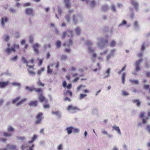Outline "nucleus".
Instances as JSON below:
<instances>
[{"instance_id": "f257e3e1", "label": "nucleus", "mask_w": 150, "mask_h": 150, "mask_svg": "<svg viewBox=\"0 0 150 150\" xmlns=\"http://www.w3.org/2000/svg\"><path fill=\"white\" fill-rule=\"evenodd\" d=\"M139 117L142 120V122H146L150 117V112H149L146 116L144 112H142L140 113Z\"/></svg>"}, {"instance_id": "f03ea898", "label": "nucleus", "mask_w": 150, "mask_h": 150, "mask_svg": "<svg viewBox=\"0 0 150 150\" xmlns=\"http://www.w3.org/2000/svg\"><path fill=\"white\" fill-rule=\"evenodd\" d=\"M19 45L18 44H14L13 45V47L11 48H7L5 49V52L9 54L11 53V51L15 52L16 49H19Z\"/></svg>"}, {"instance_id": "7ed1b4c3", "label": "nucleus", "mask_w": 150, "mask_h": 150, "mask_svg": "<svg viewBox=\"0 0 150 150\" xmlns=\"http://www.w3.org/2000/svg\"><path fill=\"white\" fill-rule=\"evenodd\" d=\"M67 110L68 111H71L73 113H76L77 111H79L80 109L76 106H73L72 105L68 106L67 108Z\"/></svg>"}, {"instance_id": "20e7f679", "label": "nucleus", "mask_w": 150, "mask_h": 150, "mask_svg": "<svg viewBox=\"0 0 150 150\" xmlns=\"http://www.w3.org/2000/svg\"><path fill=\"white\" fill-rule=\"evenodd\" d=\"M67 35L68 37H71L70 39L72 38L73 37V34L72 30H67V32H65L63 33L62 36V38L63 39Z\"/></svg>"}, {"instance_id": "39448f33", "label": "nucleus", "mask_w": 150, "mask_h": 150, "mask_svg": "<svg viewBox=\"0 0 150 150\" xmlns=\"http://www.w3.org/2000/svg\"><path fill=\"white\" fill-rule=\"evenodd\" d=\"M143 61V60L140 59L138 61H137L135 63L136 66V71H138L140 70L141 69L140 67V65H141V63Z\"/></svg>"}, {"instance_id": "423d86ee", "label": "nucleus", "mask_w": 150, "mask_h": 150, "mask_svg": "<svg viewBox=\"0 0 150 150\" xmlns=\"http://www.w3.org/2000/svg\"><path fill=\"white\" fill-rule=\"evenodd\" d=\"M131 5L134 7L137 11H138L139 3L134 0H130Z\"/></svg>"}, {"instance_id": "0eeeda50", "label": "nucleus", "mask_w": 150, "mask_h": 150, "mask_svg": "<svg viewBox=\"0 0 150 150\" xmlns=\"http://www.w3.org/2000/svg\"><path fill=\"white\" fill-rule=\"evenodd\" d=\"M38 98L40 101L41 102L45 101V103H47L48 100L45 98V97L43 95L42 93H41L38 95Z\"/></svg>"}, {"instance_id": "6e6552de", "label": "nucleus", "mask_w": 150, "mask_h": 150, "mask_svg": "<svg viewBox=\"0 0 150 150\" xmlns=\"http://www.w3.org/2000/svg\"><path fill=\"white\" fill-rule=\"evenodd\" d=\"M43 114L42 112H39L37 115L36 118L37 119L36 122H40L42 121L43 117H42Z\"/></svg>"}, {"instance_id": "1a4fd4ad", "label": "nucleus", "mask_w": 150, "mask_h": 150, "mask_svg": "<svg viewBox=\"0 0 150 150\" xmlns=\"http://www.w3.org/2000/svg\"><path fill=\"white\" fill-rule=\"evenodd\" d=\"M40 47V46L39 44L38 43H36L33 45V47L34 48V50L37 54H38L39 53L38 49Z\"/></svg>"}, {"instance_id": "9d476101", "label": "nucleus", "mask_w": 150, "mask_h": 150, "mask_svg": "<svg viewBox=\"0 0 150 150\" xmlns=\"http://www.w3.org/2000/svg\"><path fill=\"white\" fill-rule=\"evenodd\" d=\"M38 101L37 100H31L29 103V105L31 107H36L37 106Z\"/></svg>"}, {"instance_id": "9b49d317", "label": "nucleus", "mask_w": 150, "mask_h": 150, "mask_svg": "<svg viewBox=\"0 0 150 150\" xmlns=\"http://www.w3.org/2000/svg\"><path fill=\"white\" fill-rule=\"evenodd\" d=\"M6 146L8 148V149L10 150H15L16 149H17V146L16 145L8 144L6 145Z\"/></svg>"}, {"instance_id": "f8f14e48", "label": "nucleus", "mask_w": 150, "mask_h": 150, "mask_svg": "<svg viewBox=\"0 0 150 150\" xmlns=\"http://www.w3.org/2000/svg\"><path fill=\"white\" fill-rule=\"evenodd\" d=\"M25 13L27 15H32L33 14V9L31 8H27L25 9Z\"/></svg>"}, {"instance_id": "ddd939ff", "label": "nucleus", "mask_w": 150, "mask_h": 150, "mask_svg": "<svg viewBox=\"0 0 150 150\" xmlns=\"http://www.w3.org/2000/svg\"><path fill=\"white\" fill-rule=\"evenodd\" d=\"M73 127L71 126L67 127L65 130L67 131L68 134L69 135L73 132Z\"/></svg>"}, {"instance_id": "4468645a", "label": "nucleus", "mask_w": 150, "mask_h": 150, "mask_svg": "<svg viewBox=\"0 0 150 150\" xmlns=\"http://www.w3.org/2000/svg\"><path fill=\"white\" fill-rule=\"evenodd\" d=\"M22 60L23 61V62L24 63H26V66L28 67L29 68L33 69V68L34 67V65H31L29 66L28 65V64L29 63V62L28 61H27L25 59V58L24 57H22Z\"/></svg>"}, {"instance_id": "2eb2a0df", "label": "nucleus", "mask_w": 150, "mask_h": 150, "mask_svg": "<svg viewBox=\"0 0 150 150\" xmlns=\"http://www.w3.org/2000/svg\"><path fill=\"white\" fill-rule=\"evenodd\" d=\"M9 83V82L8 81L6 82H0V88H4L5 87L8 85Z\"/></svg>"}, {"instance_id": "dca6fc26", "label": "nucleus", "mask_w": 150, "mask_h": 150, "mask_svg": "<svg viewBox=\"0 0 150 150\" xmlns=\"http://www.w3.org/2000/svg\"><path fill=\"white\" fill-rule=\"evenodd\" d=\"M8 18L6 16H4L1 18V24L3 26H4L5 22H6L8 21Z\"/></svg>"}, {"instance_id": "f3484780", "label": "nucleus", "mask_w": 150, "mask_h": 150, "mask_svg": "<svg viewBox=\"0 0 150 150\" xmlns=\"http://www.w3.org/2000/svg\"><path fill=\"white\" fill-rule=\"evenodd\" d=\"M73 43L72 40L70 39L69 40L67 41V42H65L64 44V46H69L70 45H72Z\"/></svg>"}, {"instance_id": "a211bd4d", "label": "nucleus", "mask_w": 150, "mask_h": 150, "mask_svg": "<svg viewBox=\"0 0 150 150\" xmlns=\"http://www.w3.org/2000/svg\"><path fill=\"white\" fill-rule=\"evenodd\" d=\"M64 2L67 8H69L70 7L71 4L70 3V0H64Z\"/></svg>"}, {"instance_id": "6ab92c4d", "label": "nucleus", "mask_w": 150, "mask_h": 150, "mask_svg": "<svg viewBox=\"0 0 150 150\" xmlns=\"http://www.w3.org/2000/svg\"><path fill=\"white\" fill-rule=\"evenodd\" d=\"M112 128L114 129L115 130H116L118 132V134H121V133L119 127L115 125H113L112 127Z\"/></svg>"}, {"instance_id": "aec40b11", "label": "nucleus", "mask_w": 150, "mask_h": 150, "mask_svg": "<svg viewBox=\"0 0 150 150\" xmlns=\"http://www.w3.org/2000/svg\"><path fill=\"white\" fill-rule=\"evenodd\" d=\"M132 102L136 104V105L138 107H139L141 105L140 101L138 99H134L132 100Z\"/></svg>"}, {"instance_id": "412c9836", "label": "nucleus", "mask_w": 150, "mask_h": 150, "mask_svg": "<svg viewBox=\"0 0 150 150\" xmlns=\"http://www.w3.org/2000/svg\"><path fill=\"white\" fill-rule=\"evenodd\" d=\"M3 135L6 137L10 138L11 137L12 135L11 134L4 132L3 133Z\"/></svg>"}, {"instance_id": "4be33fe9", "label": "nucleus", "mask_w": 150, "mask_h": 150, "mask_svg": "<svg viewBox=\"0 0 150 150\" xmlns=\"http://www.w3.org/2000/svg\"><path fill=\"white\" fill-rule=\"evenodd\" d=\"M37 136L36 135L34 134L31 138V140L29 141L28 143L29 144H31L33 143L34 141L37 138Z\"/></svg>"}, {"instance_id": "5701e85b", "label": "nucleus", "mask_w": 150, "mask_h": 150, "mask_svg": "<svg viewBox=\"0 0 150 150\" xmlns=\"http://www.w3.org/2000/svg\"><path fill=\"white\" fill-rule=\"evenodd\" d=\"M16 140H19L21 142L23 141L25 139V137H21L20 136H17L16 137Z\"/></svg>"}, {"instance_id": "b1692460", "label": "nucleus", "mask_w": 150, "mask_h": 150, "mask_svg": "<svg viewBox=\"0 0 150 150\" xmlns=\"http://www.w3.org/2000/svg\"><path fill=\"white\" fill-rule=\"evenodd\" d=\"M34 91H35L37 93H42V89L41 88H35Z\"/></svg>"}, {"instance_id": "393cba45", "label": "nucleus", "mask_w": 150, "mask_h": 150, "mask_svg": "<svg viewBox=\"0 0 150 150\" xmlns=\"http://www.w3.org/2000/svg\"><path fill=\"white\" fill-rule=\"evenodd\" d=\"M73 131L74 134H78L80 132V129L78 128L73 127Z\"/></svg>"}, {"instance_id": "a878e982", "label": "nucleus", "mask_w": 150, "mask_h": 150, "mask_svg": "<svg viewBox=\"0 0 150 150\" xmlns=\"http://www.w3.org/2000/svg\"><path fill=\"white\" fill-rule=\"evenodd\" d=\"M52 113L53 114L57 116L59 118L60 117L61 114L60 112L58 111L55 112L53 111L52 112Z\"/></svg>"}, {"instance_id": "bb28decb", "label": "nucleus", "mask_w": 150, "mask_h": 150, "mask_svg": "<svg viewBox=\"0 0 150 150\" xmlns=\"http://www.w3.org/2000/svg\"><path fill=\"white\" fill-rule=\"evenodd\" d=\"M125 76H126V74H125V73H123L122 74V83L123 84H125Z\"/></svg>"}, {"instance_id": "cd10ccee", "label": "nucleus", "mask_w": 150, "mask_h": 150, "mask_svg": "<svg viewBox=\"0 0 150 150\" xmlns=\"http://www.w3.org/2000/svg\"><path fill=\"white\" fill-rule=\"evenodd\" d=\"M86 87V86L85 85H83L82 84L79 85L78 87L76 88V91H79L80 89L81 88H85Z\"/></svg>"}, {"instance_id": "c85d7f7f", "label": "nucleus", "mask_w": 150, "mask_h": 150, "mask_svg": "<svg viewBox=\"0 0 150 150\" xmlns=\"http://www.w3.org/2000/svg\"><path fill=\"white\" fill-rule=\"evenodd\" d=\"M87 96V95L86 94L81 93L79 95V99L80 100H81L86 97Z\"/></svg>"}, {"instance_id": "c756f323", "label": "nucleus", "mask_w": 150, "mask_h": 150, "mask_svg": "<svg viewBox=\"0 0 150 150\" xmlns=\"http://www.w3.org/2000/svg\"><path fill=\"white\" fill-rule=\"evenodd\" d=\"M75 30L76 34L78 35H79L81 32V30L80 28L78 27H76L75 28Z\"/></svg>"}, {"instance_id": "7c9ffc66", "label": "nucleus", "mask_w": 150, "mask_h": 150, "mask_svg": "<svg viewBox=\"0 0 150 150\" xmlns=\"http://www.w3.org/2000/svg\"><path fill=\"white\" fill-rule=\"evenodd\" d=\"M56 47L58 48H59L61 46V42L59 40H57L56 43Z\"/></svg>"}, {"instance_id": "2f4dec72", "label": "nucleus", "mask_w": 150, "mask_h": 150, "mask_svg": "<svg viewBox=\"0 0 150 150\" xmlns=\"http://www.w3.org/2000/svg\"><path fill=\"white\" fill-rule=\"evenodd\" d=\"M110 71V68H108L106 71V73L108 74V75L105 76L104 77V78H107L109 77L110 76L109 75V73Z\"/></svg>"}, {"instance_id": "473e14b6", "label": "nucleus", "mask_w": 150, "mask_h": 150, "mask_svg": "<svg viewBox=\"0 0 150 150\" xmlns=\"http://www.w3.org/2000/svg\"><path fill=\"white\" fill-rule=\"evenodd\" d=\"M25 88L26 89L31 92L33 91H34L35 88H34L33 87H29L28 86H26L25 87Z\"/></svg>"}, {"instance_id": "72a5a7b5", "label": "nucleus", "mask_w": 150, "mask_h": 150, "mask_svg": "<svg viewBox=\"0 0 150 150\" xmlns=\"http://www.w3.org/2000/svg\"><path fill=\"white\" fill-rule=\"evenodd\" d=\"M8 131V132H11L13 131L14 130V128L13 127H11L10 126H9L7 128Z\"/></svg>"}, {"instance_id": "f704fd0d", "label": "nucleus", "mask_w": 150, "mask_h": 150, "mask_svg": "<svg viewBox=\"0 0 150 150\" xmlns=\"http://www.w3.org/2000/svg\"><path fill=\"white\" fill-rule=\"evenodd\" d=\"M28 73L30 75H35V73L33 71H31L29 69H28Z\"/></svg>"}, {"instance_id": "c9c22d12", "label": "nucleus", "mask_w": 150, "mask_h": 150, "mask_svg": "<svg viewBox=\"0 0 150 150\" xmlns=\"http://www.w3.org/2000/svg\"><path fill=\"white\" fill-rule=\"evenodd\" d=\"M47 73L48 74H51L52 73V70L50 68V66L48 65L47 66Z\"/></svg>"}, {"instance_id": "e433bc0d", "label": "nucleus", "mask_w": 150, "mask_h": 150, "mask_svg": "<svg viewBox=\"0 0 150 150\" xmlns=\"http://www.w3.org/2000/svg\"><path fill=\"white\" fill-rule=\"evenodd\" d=\"M37 84H38L39 86L44 87L45 86L44 84L41 82L40 81V80H39L37 82Z\"/></svg>"}, {"instance_id": "4c0bfd02", "label": "nucleus", "mask_w": 150, "mask_h": 150, "mask_svg": "<svg viewBox=\"0 0 150 150\" xmlns=\"http://www.w3.org/2000/svg\"><path fill=\"white\" fill-rule=\"evenodd\" d=\"M73 20L74 23V24H76L77 22V20L76 18L75 15H74L73 16Z\"/></svg>"}, {"instance_id": "58836bf2", "label": "nucleus", "mask_w": 150, "mask_h": 150, "mask_svg": "<svg viewBox=\"0 0 150 150\" xmlns=\"http://www.w3.org/2000/svg\"><path fill=\"white\" fill-rule=\"evenodd\" d=\"M116 43L115 41L112 40L110 42V45L111 47H114Z\"/></svg>"}, {"instance_id": "ea45409f", "label": "nucleus", "mask_w": 150, "mask_h": 150, "mask_svg": "<svg viewBox=\"0 0 150 150\" xmlns=\"http://www.w3.org/2000/svg\"><path fill=\"white\" fill-rule=\"evenodd\" d=\"M110 8L111 10L114 12H115L116 11V9L115 8V5H111L110 7Z\"/></svg>"}, {"instance_id": "a19ab883", "label": "nucleus", "mask_w": 150, "mask_h": 150, "mask_svg": "<svg viewBox=\"0 0 150 150\" xmlns=\"http://www.w3.org/2000/svg\"><path fill=\"white\" fill-rule=\"evenodd\" d=\"M66 93L67 94H69L70 97H72V93L69 90H67L66 91Z\"/></svg>"}, {"instance_id": "79ce46f5", "label": "nucleus", "mask_w": 150, "mask_h": 150, "mask_svg": "<svg viewBox=\"0 0 150 150\" xmlns=\"http://www.w3.org/2000/svg\"><path fill=\"white\" fill-rule=\"evenodd\" d=\"M96 4V2L95 0H92L91 1L90 6L92 7H93Z\"/></svg>"}, {"instance_id": "37998d69", "label": "nucleus", "mask_w": 150, "mask_h": 150, "mask_svg": "<svg viewBox=\"0 0 150 150\" xmlns=\"http://www.w3.org/2000/svg\"><path fill=\"white\" fill-rule=\"evenodd\" d=\"M20 98V97L18 96L16 97L12 100V103H14L18 101Z\"/></svg>"}, {"instance_id": "c03bdc74", "label": "nucleus", "mask_w": 150, "mask_h": 150, "mask_svg": "<svg viewBox=\"0 0 150 150\" xmlns=\"http://www.w3.org/2000/svg\"><path fill=\"white\" fill-rule=\"evenodd\" d=\"M108 9V6L106 5L103 6L102 7V10L103 11H105Z\"/></svg>"}, {"instance_id": "a18cd8bd", "label": "nucleus", "mask_w": 150, "mask_h": 150, "mask_svg": "<svg viewBox=\"0 0 150 150\" xmlns=\"http://www.w3.org/2000/svg\"><path fill=\"white\" fill-rule=\"evenodd\" d=\"M26 99H24L20 101L19 103H18L17 104V106L20 105L21 104L23 103L24 102H25Z\"/></svg>"}, {"instance_id": "49530a36", "label": "nucleus", "mask_w": 150, "mask_h": 150, "mask_svg": "<svg viewBox=\"0 0 150 150\" xmlns=\"http://www.w3.org/2000/svg\"><path fill=\"white\" fill-rule=\"evenodd\" d=\"M44 71V69L43 68H42L40 70H38V75H40L41 74L42 71Z\"/></svg>"}, {"instance_id": "de8ad7c7", "label": "nucleus", "mask_w": 150, "mask_h": 150, "mask_svg": "<svg viewBox=\"0 0 150 150\" xmlns=\"http://www.w3.org/2000/svg\"><path fill=\"white\" fill-rule=\"evenodd\" d=\"M127 23V22L126 21L124 20L120 24L119 26H120L122 25H125Z\"/></svg>"}, {"instance_id": "09e8293b", "label": "nucleus", "mask_w": 150, "mask_h": 150, "mask_svg": "<svg viewBox=\"0 0 150 150\" xmlns=\"http://www.w3.org/2000/svg\"><path fill=\"white\" fill-rule=\"evenodd\" d=\"M130 81L132 83H134L136 84H138L139 82L137 80H130Z\"/></svg>"}, {"instance_id": "8fccbe9b", "label": "nucleus", "mask_w": 150, "mask_h": 150, "mask_svg": "<svg viewBox=\"0 0 150 150\" xmlns=\"http://www.w3.org/2000/svg\"><path fill=\"white\" fill-rule=\"evenodd\" d=\"M9 11L11 12V13H15L16 11L15 9L12 8H10L9 9Z\"/></svg>"}, {"instance_id": "3c124183", "label": "nucleus", "mask_w": 150, "mask_h": 150, "mask_svg": "<svg viewBox=\"0 0 150 150\" xmlns=\"http://www.w3.org/2000/svg\"><path fill=\"white\" fill-rule=\"evenodd\" d=\"M101 42L103 43V46L105 45L108 43V41L107 39L105 40H101Z\"/></svg>"}, {"instance_id": "603ef678", "label": "nucleus", "mask_w": 150, "mask_h": 150, "mask_svg": "<svg viewBox=\"0 0 150 150\" xmlns=\"http://www.w3.org/2000/svg\"><path fill=\"white\" fill-rule=\"evenodd\" d=\"M134 26L136 27H138L139 26L138 23L137 21H135L134 24Z\"/></svg>"}, {"instance_id": "864d4df0", "label": "nucleus", "mask_w": 150, "mask_h": 150, "mask_svg": "<svg viewBox=\"0 0 150 150\" xmlns=\"http://www.w3.org/2000/svg\"><path fill=\"white\" fill-rule=\"evenodd\" d=\"M7 141L6 139L4 138H0V142H2L3 143H4Z\"/></svg>"}, {"instance_id": "5fc2aeb1", "label": "nucleus", "mask_w": 150, "mask_h": 150, "mask_svg": "<svg viewBox=\"0 0 150 150\" xmlns=\"http://www.w3.org/2000/svg\"><path fill=\"white\" fill-rule=\"evenodd\" d=\"M4 40L6 41H7L9 39V37L8 35H5L4 36Z\"/></svg>"}, {"instance_id": "6e6d98bb", "label": "nucleus", "mask_w": 150, "mask_h": 150, "mask_svg": "<svg viewBox=\"0 0 150 150\" xmlns=\"http://www.w3.org/2000/svg\"><path fill=\"white\" fill-rule=\"evenodd\" d=\"M88 51L90 53H92L94 51V50L91 47H89L88 48Z\"/></svg>"}, {"instance_id": "4d7b16f0", "label": "nucleus", "mask_w": 150, "mask_h": 150, "mask_svg": "<svg viewBox=\"0 0 150 150\" xmlns=\"http://www.w3.org/2000/svg\"><path fill=\"white\" fill-rule=\"evenodd\" d=\"M145 44L143 43L142 46L141 50L142 51H143L145 49Z\"/></svg>"}, {"instance_id": "13d9d810", "label": "nucleus", "mask_w": 150, "mask_h": 150, "mask_svg": "<svg viewBox=\"0 0 150 150\" xmlns=\"http://www.w3.org/2000/svg\"><path fill=\"white\" fill-rule=\"evenodd\" d=\"M146 129L150 134V125H147Z\"/></svg>"}, {"instance_id": "bf43d9fd", "label": "nucleus", "mask_w": 150, "mask_h": 150, "mask_svg": "<svg viewBox=\"0 0 150 150\" xmlns=\"http://www.w3.org/2000/svg\"><path fill=\"white\" fill-rule=\"evenodd\" d=\"M86 44L87 45L89 46L92 45V43L91 41L88 40L86 41Z\"/></svg>"}, {"instance_id": "052dcab7", "label": "nucleus", "mask_w": 150, "mask_h": 150, "mask_svg": "<svg viewBox=\"0 0 150 150\" xmlns=\"http://www.w3.org/2000/svg\"><path fill=\"white\" fill-rule=\"evenodd\" d=\"M58 150H62V144H59L57 147Z\"/></svg>"}, {"instance_id": "680f3d73", "label": "nucleus", "mask_w": 150, "mask_h": 150, "mask_svg": "<svg viewBox=\"0 0 150 150\" xmlns=\"http://www.w3.org/2000/svg\"><path fill=\"white\" fill-rule=\"evenodd\" d=\"M65 18L66 20L67 21H69L70 19V16L69 15H67L65 16Z\"/></svg>"}, {"instance_id": "e2e57ef3", "label": "nucleus", "mask_w": 150, "mask_h": 150, "mask_svg": "<svg viewBox=\"0 0 150 150\" xmlns=\"http://www.w3.org/2000/svg\"><path fill=\"white\" fill-rule=\"evenodd\" d=\"M92 60L93 62L95 61V59H93V58L95 57L96 56V54L95 53H93L92 54Z\"/></svg>"}, {"instance_id": "0e129e2a", "label": "nucleus", "mask_w": 150, "mask_h": 150, "mask_svg": "<svg viewBox=\"0 0 150 150\" xmlns=\"http://www.w3.org/2000/svg\"><path fill=\"white\" fill-rule=\"evenodd\" d=\"M50 107V105L48 104H46L44 105L43 108H48Z\"/></svg>"}, {"instance_id": "69168bd1", "label": "nucleus", "mask_w": 150, "mask_h": 150, "mask_svg": "<svg viewBox=\"0 0 150 150\" xmlns=\"http://www.w3.org/2000/svg\"><path fill=\"white\" fill-rule=\"evenodd\" d=\"M26 147V146L25 145L23 144L22 145L21 147V149L22 150H25Z\"/></svg>"}, {"instance_id": "338daca9", "label": "nucleus", "mask_w": 150, "mask_h": 150, "mask_svg": "<svg viewBox=\"0 0 150 150\" xmlns=\"http://www.w3.org/2000/svg\"><path fill=\"white\" fill-rule=\"evenodd\" d=\"M67 58V57L65 55H63L61 57V59L62 60H66Z\"/></svg>"}, {"instance_id": "774afa93", "label": "nucleus", "mask_w": 150, "mask_h": 150, "mask_svg": "<svg viewBox=\"0 0 150 150\" xmlns=\"http://www.w3.org/2000/svg\"><path fill=\"white\" fill-rule=\"evenodd\" d=\"M146 76L147 77H150V72L147 71L146 73Z\"/></svg>"}]
</instances>
